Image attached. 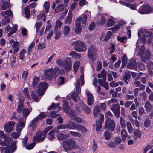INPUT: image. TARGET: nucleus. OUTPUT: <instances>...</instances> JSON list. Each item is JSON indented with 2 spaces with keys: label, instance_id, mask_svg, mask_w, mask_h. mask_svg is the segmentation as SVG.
Returning <instances> with one entry per match:
<instances>
[{
  "label": "nucleus",
  "instance_id": "obj_1",
  "mask_svg": "<svg viewBox=\"0 0 153 153\" xmlns=\"http://www.w3.org/2000/svg\"><path fill=\"white\" fill-rule=\"evenodd\" d=\"M63 148L65 151L79 148V146L77 145L75 140L73 139H69L63 141Z\"/></svg>",
  "mask_w": 153,
  "mask_h": 153
},
{
  "label": "nucleus",
  "instance_id": "obj_2",
  "mask_svg": "<svg viewBox=\"0 0 153 153\" xmlns=\"http://www.w3.org/2000/svg\"><path fill=\"white\" fill-rule=\"evenodd\" d=\"M100 109L99 106H96L93 111L94 115V117H97L98 115L99 114V119L97 120L96 121V129L97 131H100L101 130L102 123L104 121V116L103 114H100Z\"/></svg>",
  "mask_w": 153,
  "mask_h": 153
},
{
  "label": "nucleus",
  "instance_id": "obj_3",
  "mask_svg": "<svg viewBox=\"0 0 153 153\" xmlns=\"http://www.w3.org/2000/svg\"><path fill=\"white\" fill-rule=\"evenodd\" d=\"M25 119L22 118L19 119L16 128V130L17 131V132H14L11 134V136L13 138L16 139L19 137L20 136L19 134L21 133L23 128L25 127Z\"/></svg>",
  "mask_w": 153,
  "mask_h": 153
},
{
  "label": "nucleus",
  "instance_id": "obj_4",
  "mask_svg": "<svg viewBox=\"0 0 153 153\" xmlns=\"http://www.w3.org/2000/svg\"><path fill=\"white\" fill-rule=\"evenodd\" d=\"M71 45L74 46L75 50L78 52H82L86 51L87 47L83 41L77 40L74 42Z\"/></svg>",
  "mask_w": 153,
  "mask_h": 153
},
{
  "label": "nucleus",
  "instance_id": "obj_5",
  "mask_svg": "<svg viewBox=\"0 0 153 153\" xmlns=\"http://www.w3.org/2000/svg\"><path fill=\"white\" fill-rule=\"evenodd\" d=\"M138 55L140 57L143 62H146V60L149 59L150 56V52L149 50H145L144 45H142L141 49L138 53Z\"/></svg>",
  "mask_w": 153,
  "mask_h": 153
},
{
  "label": "nucleus",
  "instance_id": "obj_6",
  "mask_svg": "<svg viewBox=\"0 0 153 153\" xmlns=\"http://www.w3.org/2000/svg\"><path fill=\"white\" fill-rule=\"evenodd\" d=\"M44 73L45 79L49 80L56 79L58 76V75L56 74V71L51 68L45 70Z\"/></svg>",
  "mask_w": 153,
  "mask_h": 153
},
{
  "label": "nucleus",
  "instance_id": "obj_7",
  "mask_svg": "<svg viewBox=\"0 0 153 153\" xmlns=\"http://www.w3.org/2000/svg\"><path fill=\"white\" fill-rule=\"evenodd\" d=\"M97 49L94 46H91L88 49L87 56L91 62H94L96 59Z\"/></svg>",
  "mask_w": 153,
  "mask_h": 153
},
{
  "label": "nucleus",
  "instance_id": "obj_8",
  "mask_svg": "<svg viewBox=\"0 0 153 153\" xmlns=\"http://www.w3.org/2000/svg\"><path fill=\"white\" fill-rule=\"evenodd\" d=\"M48 87V84L46 82H42L40 83L37 91V94L39 96L44 95Z\"/></svg>",
  "mask_w": 153,
  "mask_h": 153
},
{
  "label": "nucleus",
  "instance_id": "obj_9",
  "mask_svg": "<svg viewBox=\"0 0 153 153\" xmlns=\"http://www.w3.org/2000/svg\"><path fill=\"white\" fill-rule=\"evenodd\" d=\"M105 128H107L111 131H114L115 128V124L114 120L108 118L105 121Z\"/></svg>",
  "mask_w": 153,
  "mask_h": 153
},
{
  "label": "nucleus",
  "instance_id": "obj_10",
  "mask_svg": "<svg viewBox=\"0 0 153 153\" xmlns=\"http://www.w3.org/2000/svg\"><path fill=\"white\" fill-rule=\"evenodd\" d=\"M141 14L149 13L153 12V8L148 5H143L141 6L138 11Z\"/></svg>",
  "mask_w": 153,
  "mask_h": 153
},
{
  "label": "nucleus",
  "instance_id": "obj_11",
  "mask_svg": "<svg viewBox=\"0 0 153 153\" xmlns=\"http://www.w3.org/2000/svg\"><path fill=\"white\" fill-rule=\"evenodd\" d=\"M63 111L66 114L71 117H74V111L69 108L68 104L67 102L64 101L63 102Z\"/></svg>",
  "mask_w": 153,
  "mask_h": 153
},
{
  "label": "nucleus",
  "instance_id": "obj_12",
  "mask_svg": "<svg viewBox=\"0 0 153 153\" xmlns=\"http://www.w3.org/2000/svg\"><path fill=\"white\" fill-rule=\"evenodd\" d=\"M46 135L44 133V131L43 132L38 131L36 133V135L33 137V141L42 142L45 139Z\"/></svg>",
  "mask_w": 153,
  "mask_h": 153
},
{
  "label": "nucleus",
  "instance_id": "obj_13",
  "mask_svg": "<svg viewBox=\"0 0 153 153\" xmlns=\"http://www.w3.org/2000/svg\"><path fill=\"white\" fill-rule=\"evenodd\" d=\"M15 122L10 121L5 124L4 126V131L7 132H10L14 130V126Z\"/></svg>",
  "mask_w": 153,
  "mask_h": 153
},
{
  "label": "nucleus",
  "instance_id": "obj_14",
  "mask_svg": "<svg viewBox=\"0 0 153 153\" xmlns=\"http://www.w3.org/2000/svg\"><path fill=\"white\" fill-rule=\"evenodd\" d=\"M120 106L119 104L113 105L111 107L113 113L117 118L119 117L120 114Z\"/></svg>",
  "mask_w": 153,
  "mask_h": 153
},
{
  "label": "nucleus",
  "instance_id": "obj_15",
  "mask_svg": "<svg viewBox=\"0 0 153 153\" xmlns=\"http://www.w3.org/2000/svg\"><path fill=\"white\" fill-rule=\"evenodd\" d=\"M16 142L15 141L13 142L11 145L10 147H7L5 148L4 153H12L16 149Z\"/></svg>",
  "mask_w": 153,
  "mask_h": 153
},
{
  "label": "nucleus",
  "instance_id": "obj_16",
  "mask_svg": "<svg viewBox=\"0 0 153 153\" xmlns=\"http://www.w3.org/2000/svg\"><path fill=\"white\" fill-rule=\"evenodd\" d=\"M82 16V26H85L87 24V19L88 16H90L91 12L88 10H86L85 13L81 16Z\"/></svg>",
  "mask_w": 153,
  "mask_h": 153
},
{
  "label": "nucleus",
  "instance_id": "obj_17",
  "mask_svg": "<svg viewBox=\"0 0 153 153\" xmlns=\"http://www.w3.org/2000/svg\"><path fill=\"white\" fill-rule=\"evenodd\" d=\"M80 82L79 79H78L76 86V91L73 92L71 96H77L79 95L81 92V89L80 88Z\"/></svg>",
  "mask_w": 153,
  "mask_h": 153
},
{
  "label": "nucleus",
  "instance_id": "obj_18",
  "mask_svg": "<svg viewBox=\"0 0 153 153\" xmlns=\"http://www.w3.org/2000/svg\"><path fill=\"white\" fill-rule=\"evenodd\" d=\"M63 67L65 69L67 72L69 71L71 69L72 64L71 62H68L66 60L63 61Z\"/></svg>",
  "mask_w": 153,
  "mask_h": 153
},
{
  "label": "nucleus",
  "instance_id": "obj_19",
  "mask_svg": "<svg viewBox=\"0 0 153 153\" xmlns=\"http://www.w3.org/2000/svg\"><path fill=\"white\" fill-rule=\"evenodd\" d=\"M22 97H20L19 99V103L18 105L17 111L19 113H21L23 111L22 108L24 107V98L23 96Z\"/></svg>",
  "mask_w": 153,
  "mask_h": 153
},
{
  "label": "nucleus",
  "instance_id": "obj_20",
  "mask_svg": "<svg viewBox=\"0 0 153 153\" xmlns=\"http://www.w3.org/2000/svg\"><path fill=\"white\" fill-rule=\"evenodd\" d=\"M136 62L134 59H131L128 62L127 68L129 69H135L136 68Z\"/></svg>",
  "mask_w": 153,
  "mask_h": 153
},
{
  "label": "nucleus",
  "instance_id": "obj_21",
  "mask_svg": "<svg viewBox=\"0 0 153 153\" xmlns=\"http://www.w3.org/2000/svg\"><path fill=\"white\" fill-rule=\"evenodd\" d=\"M134 135L133 136L135 140L140 138L142 136V133L141 131L138 129H134L133 132Z\"/></svg>",
  "mask_w": 153,
  "mask_h": 153
},
{
  "label": "nucleus",
  "instance_id": "obj_22",
  "mask_svg": "<svg viewBox=\"0 0 153 153\" xmlns=\"http://www.w3.org/2000/svg\"><path fill=\"white\" fill-rule=\"evenodd\" d=\"M141 32L142 35L144 37H150L152 34V33L147 30L140 29L138 33L139 36H140V32Z\"/></svg>",
  "mask_w": 153,
  "mask_h": 153
},
{
  "label": "nucleus",
  "instance_id": "obj_23",
  "mask_svg": "<svg viewBox=\"0 0 153 153\" xmlns=\"http://www.w3.org/2000/svg\"><path fill=\"white\" fill-rule=\"evenodd\" d=\"M39 119H38L37 117H36L33 119L32 121L29 124V127H32V129L33 130L35 129V128L36 127L37 123L38 121L39 120Z\"/></svg>",
  "mask_w": 153,
  "mask_h": 153
},
{
  "label": "nucleus",
  "instance_id": "obj_24",
  "mask_svg": "<svg viewBox=\"0 0 153 153\" xmlns=\"http://www.w3.org/2000/svg\"><path fill=\"white\" fill-rule=\"evenodd\" d=\"M32 110V109L31 108H23L22 111V114H23V116L25 117V118H23L22 117H21L19 119L21 118H22L23 119H25L26 120V118L27 117Z\"/></svg>",
  "mask_w": 153,
  "mask_h": 153
},
{
  "label": "nucleus",
  "instance_id": "obj_25",
  "mask_svg": "<svg viewBox=\"0 0 153 153\" xmlns=\"http://www.w3.org/2000/svg\"><path fill=\"white\" fill-rule=\"evenodd\" d=\"M20 43L17 42H14L12 45L13 48L14 50L13 53L14 54H16L19 51V48Z\"/></svg>",
  "mask_w": 153,
  "mask_h": 153
},
{
  "label": "nucleus",
  "instance_id": "obj_26",
  "mask_svg": "<svg viewBox=\"0 0 153 153\" xmlns=\"http://www.w3.org/2000/svg\"><path fill=\"white\" fill-rule=\"evenodd\" d=\"M66 124L67 129L72 130L76 129V125H75V123L73 121H69Z\"/></svg>",
  "mask_w": 153,
  "mask_h": 153
},
{
  "label": "nucleus",
  "instance_id": "obj_27",
  "mask_svg": "<svg viewBox=\"0 0 153 153\" xmlns=\"http://www.w3.org/2000/svg\"><path fill=\"white\" fill-rule=\"evenodd\" d=\"M9 1L10 0H2L3 4L1 7L2 10H5L10 7L9 4Z\"/></svg>",
  "mask_w": 153,
  "mask_h": 153
},
{
  "label": "nucleus",
  "instance_id": "obj_28",
  "mask_svg": "<svg viewBox=\"0 0 153 153\" xmlns=\"http://www.w3.org/2000/svg\"><path fill=\"white\" fill-rule=\"evenodd\" d=\"M76 129L79 131H81L82 133H84L87 131V129L83 126L81 125L77 124L76 125Z\"/></svg>",
  "mask_w": 153,
  "mask_h": 153
},
{
  "label": "nucleus",
  "instance_id": "obj_29",
  "mask_svg": "<svg viewBox=\"0 0 153 153\" xmlns=\"http://www.w3.org/2000/svg\"><path fill=\"white\" fill-rule=\"evenodd\" d=\"M98 77L99 78H102L104 82L106 80V74L105 70H102L101 72L97 75Z\"/></svg>",
  "mask_w": 153,
  "mask_h": 153
},
{
  "label": "nucleus",
  "instance_id": "obj_30",
  "mask_svg": "<svg viewBox=\"0 0 153 153\" xmlns=\"http://www.w3.org/2000/svg\"><path fill=\"white\" fill-rule=\"evenodd\" d=\"M58 132L59 130L56 129L51 131L48 134V138L51 140H52L55 138V135L54 134V133H58Z\"/></svg>",
  "mask_w": 153,
  "mask_h": 153
},
{
  "label": "nucleus",
  "instance_id": "obj_31",
  "mask_svg": "<svg viewBox=\"0 0 153 153\" xmlns=\"http://www.w3.org/2000/svg\"><path fill=\"white\" fill-rule=\"evenodd\" d=\"M1 14L2 16L6 15L7 17L8 16L10 17H12L13 15L12 11L10 10H7L5 11H1Z\"/></svg>",
  "mask_w": 153,
  "mask_h": 153
},
{
  "label": "nucleus",
  "instance_id": "obj_32",
  "mask_svg": "<svg viewBox=\"0 0 153 153\" xmlns=\"http://www.w3.org/2000/svg\"><path fill=\"white\" fill-rule=\"evenodd\" d=\"M68 137L66 134H63L62 133H60L58 134L57 137L59 140H62L67 138Z\"/></svg>",
  "mask_w": 153,
  "mask_h": 153
},
{
  "label": "nucleus",
  "instance_id": "obj_33",
  "mask_svg": "<svg viewBox=\"0 0 153 153\" xmlns=\"http://www.w3.org/2000/svg\"><path fill=\"white\" fill-rule=\"evenodd\" d=\"M72 19V14L71 12H69L68 13V16H67L65 22V24H70L71 22Z\"/></svg>",
  "mask_w": 153,
  "mask_h": 153
},
{
  "label": "nucleus",
  "instance_id": "obj_34",
  "mask_svg": "<svg viewBox=\"0 0 153 153\" xmlns=\"http://www.w3.org/2000/svg\"><path fill=\"white\" fill-rule=\"evenodd\" d=\"M69 55L75 59H79L81 57L80 54L74 51L71 52L69 54Z\"/></svg>",
  "mask_w": 153,
  "mask_h": 153
},
{
  "label": "nucleus",
  "instance_id": "obj_35",
  "mask_svg": "<svg viewBox=\"0 0 153 153\" xmlns=\"http://www.w3.org/2000/svg\"><path fill=\"white\" fill-rule=\"evenodd\" d=\"M82 109L86 114H89L91 112L90 108L88 107L85 104H82L81 105Z\"/></svg>",
  "mask_w": 153,
  "mask_h": 153
},
{
  "label": "nucleus",
  "instance_id": "obj_36",
  "mask_svg": "<svg viewBox=\"0 0 153 153\" xmlns=\"http://www.w3.org/2000/svg\"><path fill=\"white\" fill-rule=\"evenodd\" d=\"M126 125L128 133L131 134L133 130V128L131 123L129 121H128L126 122Z\"/></svg>",
  "mask_w": 153,
  "mask_h": 153
},
{
  "label": "nucleus",
  "instance_id": "obj_37",
  "mask_svg": "<svg viewBox=\"0 0 153 153\" xmlns=\"http://www.w3.org/2000/svg\"><path fill=\"white\" fill-rule=\"evenodd\" d=\"M70 31V27L69 26L65 25L63 27L62 33L65 36L67 35Z\"/></svg>",
  "mask_w": 153,
  "mask_h": 153
},
{
  "label": "nucleus",
  "instance_id": "obj_38",
  "mask_svg": "<svg viewBox=\"0 0 153 153\" xmlns=\"http://www.w3.org/2000/svg\"><path fill=\"white\" fill-rule=\"evenodd\" d=\"M122 138L123 140H125L127 137V133L125 129H123L121 131Z\"/></svg>",
  "mask_w": 153,
  "mask_h": 153
},
{
  "label": "nucleus",
  "instance_id": "obj_39",
  "mask_svg": "<svg viewBox=\"0 0 153 153\" xmlns=\"http://www.w3.org/2000/svg\"><path fill=\"white\" fill-rule=\"evenodd\" d=\"M44 8L46 13H48L50 7V3L47 1L44 2L43 6Z\"/></svg>",
  "mask_w": 153,
  "mask_h": 153
},
{
  "label": "nucleus",
  "instance_id": "obj_40",
  "mask_svg": "<svg viewBox=\"0 0 153 153\" xmlns=\"http://www.w3.org/2000/svg\"><path fill=\"white\" fill-rule=\"evenodd\" d=\"M114 21L112 18H110L107 20L106 25L107 26H111L114 25Z\"/></svg>",
  "mask_w": 153,
  "mask_h": 153
},
{
  "label": "nucleus",
  "instance_id": "obj_41",
  "mask_svg": "<svg viewBox=\"0 0 153 153\" xmlns=\"http://www.w3.org/2000/svg\"><path fill=\"white\" fill-rule=\"evenodd\" d=\"M39 80V77L35 76L34 77L32 83V85L33 87H35L38 84Z\"/></svg>",
  "mask_w": 153,
  "mask_h": 153
},
{
  "label": "nucleus",
  "instance_id": "obj_42",
  "mask_svg": "<svg viewBox=\"0 0 153 153\" xmlns=\"http://www.w3.org/2000/svg\"><path fill=\"white\" fill-rule=\"evenodd\" d=\"M25 14L27 18H28L30 16L29 7L27 6L24 9Z\"/></svg>",
  "mask_w": 153,
  "mask_h": 153
},
{
  "label": "nucleus",
  "instance_id": "obj_43",
  "mask_svg": "<svg viewBox=\"0 0 153 153\" xmlns=\"http://www.w3.org/2000/svg\"><path fill=\"white\" fill-rule=\"evenodd\" d=\"M26 53V50L25 49H23L20 51L19 53V58L21 60H23L25 57Z\"/></svg>",
  "mask_w": 153,
  "mask_h": 153
},
{
  "label": "nucleus",
  "instance_id": "obj_44",
  "mask_svg": "<svg viewBox=\"0 0 153 153\" xmlns=\"http://www.w3.org/2000/svg\"><path fill=\"white\" fill-rule=\"evenodd\" d=\"M123 5H125L128 7H129L132 10H135L136 9V5L131 4H127L124 3H123Z\"/></svg>",
  "mask_w": 153,
  "mask_h": 153
},
{
  "label": "nucleus",
  "instance_id": "obj_45",
  "mask_svg": "<svg viewBox=\"0 0 153 153\" xmlns=\"http://www.w3.org/2000/svg\"><path fill=\"white\" fill-rule=\"evenodd\" d=\"M145 107L146 111H149L153 108L152 105L149 102H146Z\"/></svg>",
  "mask_w": 153,
  "mask_h": 153
},
{
  "label": "nucleus",
  "instance_id": "obj_46",
  "mask_svg": "<svg viewBox=\"0 0 153 153\" xmlns=\"http://www.w3.org/2000/svg\"><path fill=\"white\" fill-rule=\"evenodd\" d=\"M62 25V22L59 20H57L56 21L55 25V30H58L60 28Z\"/></svg>",
  "mask_w": 153,
  "mask_h": 153
},
{
  "label": "nucleus",
  "instance_id": "obj_47",
  "mask_svg": "<svg viewBox=\"0 0 153 153\" xmlns=\"http://www.w3.org/2000/svg\"><path fill=\"white\" fill-rule=\"evenodd\" d=\"M74 30L76 33L78 34H80L82 31V28L80 25H75Z\"/></svg>",
  "mask_w": 153,
  "mask_h": 153
},
{
  "label": "nucleus",
  "instance_id": "obj_48",
  "mask_svg": "<svg viewBox=\"0 0 153 153\" xmlns=\"http://www.w3.org/2000/svg\"><path fill=\"white\" fill-rule=\"evenodd\" d=\"M64 9V5L63 4L59 5L58 7H56L55 9L56 13L59 12L60 11H62Z\"/></svg>",
  "mask_w": 153,
  "mask_h": 153
},
{
  "label": "nucleus",
  "instance_id": "obj_49",
  "mask_svg": "<svg viewBox=\"0 0 153 153\" xmlns=\"http://www.w3.org/2000/svg\"><path fill=\"white\" fill-rule=\"evenodd\" d=\"M3 139L0 138V145L2 146H4L7 145L9 144V142L8 140H4Z\"/></svg>",
  "mask_w": 153,
  "mask_h": 153
},
{
  "label": "nucleus",
  "instance_id": "obj_50",
  "mask_svg": "<svg viewBox=\"0 0 153 153\" xmlns=\"http://www.w3.org/2000/svg\"><path fill=\"white\" fill-rule=\"evenodd\" d=\"M70 135L74 137H77L79 138L81 137V135L79 132L69 131Z\"/></svg>",
  "mask_w": 153,
  "mask_h": 153
},
{
  "label": "nucleus",
  "instance_id": "obj_51",
  "mask_svg": "<svg viewBox=\"0 0 153 153\" xmlns=\"http://www.w3.org/2000/svg\"><path fill=\"white\" fill-rule=\"evenodd\" d=\"M35 45V42H32L29 45L28 48V54L29 55H30L32 50V49Z\"/></svg>",
  "mask_w": 153,
  "mask_h": 153
},
{
  "label": "nucleus",
  "instance_id": "obj_52",
  "mask_svg": "<svg viewBox=\"0 0 153 153\" xmlns=\"http://www.w3.org/2000/svg\"><path fill=\"white\" fill-rule=\"evenodd\" d=\"M47 116L46 114L44 112H41L39 115L37 117L39 120H41L45 118Z\"/></svg>",
  "mask_w": 153,
  "mask_h": 153
},
{
  "label": "nucleus",
  "instance_id": "obj_53",
  "mask_svg": "<svg viewBox=\"0 0 153 153\" xmlns=\"http://www.w3.org/2000/svg\"><path fill=\"white\" fill-rule=\"evenodd\" d=\"M72 119L75 121H76L79 123H81L82 122V119L79 117L76 116L75 115V112H74V117H72Z\"/></svg>",
  "mask_w": 153,
  "mask_h": 153
},
{
  "label": "nucleus",
  "instance_id": "obj_54",
  "mask_svg": "<svg viewBox=\"0 0 153 153\" xmlns=\"http://www.w3.org/2000/svg\"><path fill=\"white\" fill-rule=\"evenodd\" d=\"M55 39H58L61 36V32L59 30L55 29Z\"/></svg>",
  "mask_w": 153,
  "mask_h": 153
},
{
  "label": "nucleus",
  "instance_id": "obj_55",
  "mask_svg": "<svg viewBox=\"0 0 153 153\" xmlns=\"http://www.w3.org/2000/svg\"><path fill=\"white\" fill-rule=\"evenodd\" d=\"M37 18L38 19H42L44 21L45 20L46 16L44 13H40L39 15L37 16Z\"/></svg>",
  "mask_w": 153,
  "mask_h": 153
},
{
  "label": "nucleus",
  "instance_id": "obj_56",
  "mask_svg": "<svg viewBox=\"0 0 153 153\" xmlns=\"http://www.w3.org/2000/svg\"><path fill=\"white\" fill-rule=\"evenodd\" d=\"M117 39L119 41H120L121 42L123 43H124L125 42H126L127 41V38L125 36H118L117 37Z\"/></svg>",
  "mask_w": 153,
  "mask_h": 153
},
{
  "label": "nucleus",
  "instance_id": "obj_57",
  "mask_svg": "<svg viewBox=\"0 0 153 153\" xmlns=\"http://www.w3.org/2000/svg\"><path fill=\"white\" fill-rule=\"evenodd\" d=\"M42 22L41 21L37 22L35 24V27L36 29V31L38 32L42 25Z\"/></svg>",
  "mask_w": 153,
  "mask_h": 153
},
{
  "label": "nucleus",
  "instance_id": "obj_58",
  "mask_svg": "<svg viewBox=\"0 0 153 153\" xmlns=\"http://www.w3.org/2000/svg\"><path fill=\"white\" fill-rule=\"evenodd\" d=\"M105 139L106 140H109L111 137V134L107 131H105L104 134Z\"/></svg>",
  "mask_w": 153,
  "mask_h": 153
},
{
  "label": "nucleus",
  "instance_id": "obj_59",
  "mask_svg": "<svg viewBox=\"0 0 153 153\" xmlns=\"http://www.w3.org/2000/svg\"><path fill=\"white\" fill-rule=\"evenodd\" d=\"M150 123V121L149 119L147 118L145 119L144 122V125L145 127L148 128L149 126Z\"/></svg>",
  "mask_w": 153,
  "mask_h": 153
},
{
  "label": "nucleus",
  "instance_id": "obj_60",
  "mask_svg": "<svg viewBox=\"0 0 153 153\" xmlns=\"http://www.w3.org/2000/svg\"><path fill=\"white\" fill-rule=\"evenodd\" d=\"M58 108V110H59L61 108H60L58 105H55L54 103H53L52 104V105L50 106H49L48 108V110H51L52 109H55V108Z\"/></svg>",
  "mask_w": 153,
  "mask_h": 153
},
{
  "label": "nucleus",
  "instance_id": "obj_61",
  "mask_svg": "<svg viewBox=\"0 0 153 153\" xmlns=\"http://www.w3.org/2000/svg\"><path fill=\"white\" fill-rule=\"evenodd\" d=\"M127 61V58L125 55H123L122 57V66H125L126 65Z\"/></svg>",
  "mask_w": 153,
  "mask_h": 153
},
{
  "label": "nucleus",
  "instance_id": "obj_62",
  "mask_svg": "<svg viewBox=\"0 0 153 153\" xmlns=\"http://www.w3.org/2000/svg\"><path fill=\"white\" fill-rule=\"evenodd\" d=\"M79 65L80 63L79 62L77 61L74 62L73 65V68L75 72L77 71Z\"/></svg>",
  "mask_w": 153,
  "mask_h": 153
},
{
  "label": "nucleus",
  "instance_id": "obj_63",
  "mask_svg": "<svg viewBox=\"0 0 153 153\" xmlns=\"http://www.w3.org/2000/svg\"><path fill=\"white\" fill-rule=\"evenodd\" d=\"M28 70H27L26 71H23L22 76V78H23L25 80L27 79V78L28 75Z\"/></svg>",
  "mask_w": 153,
  "mask_h": 153
},
{
  "label": "nucleus",
  "instance_id": "obj_64",
  "mask_svg": "<svg viewBox=\"0 0 153 153\" xmlns=\"http://www.w3.org/2000/svg\"><path fill=\"white\" fill-rule=\"evenodd\" d=\"M88 104L89 105H91L93 103V96H88L87 99Z\"/></svg>",
  "mask_w": 153,
  "mask_h": 153
}]
</instances>
